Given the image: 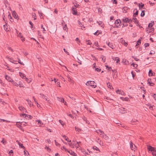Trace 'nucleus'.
I'll list each match as a JSON object with an SVG mask.
<instances>
[{
	"mask_svg": "<svg viewBox=\"0 0 156 156\" xmlns=\"http://www.w3.org/2000/svg\"><path fill=\"white\" fill-rule=\"evenodd\" d=\"M116 92L117 94H122V92H123V91L121 90H117L116 91Z\"/></svg>",
	"mask_w": 156,
	"mask_h": 156,
	"instance_id": "18",
	"label": "nucleus"
},
{
	"mask_svg": "<svg viewBox=\"0 0 156 156\" xmlns=\"http://www.w3.org/2000/svg\"><path fill=\"white\" fill-rule=\"evenodd\" d=\"M19 109L20 111L23 113L24 112H27V111L25 108L22 106H19Z\"/></svg>",
	"mask_w": 156,
	"mask_h": 156,
	"instance_id": "3",
	"label": "nucleus"
},
{
	"mask_svg": "<svg viewBox=\"0 0 156 156\" xmlns=\"http://www.w3.org/2000/svg\"><path fill=\"white\" fill-rule=\"evenodd\" d=\"M103 137L106 140H107L108 139V136H107L105 134L104 135V136Z\"/></svg>",
	"mask_w": 156,
	"mask_h": 156,
	"instance_id": "40",
	"label": "nucleus"
},
{
	"mask_svg": "<svg viewBox=\"0 0 156 156\" xmlns=\"http://www.w3.org/2000/svg\"><path fill=\"white\" fill-rule=\"evenodd\" d=\"M12 15L13 17L15 19H17V18L18 16L17 15L16 12L15 11L13 12L12 13Z\"/></svg>",
	"mask_w": 156,
	"mask_h": 156,
	"instance_id": "16",
	"label": "nucleus"
},
{
	"mask_svg": "<svg viewBox=\"0 0 156 156\" xmlns=\"http://www.w3.org/2000/svg\"><path fill=\"white\" fill-rule=\"evenodd\" d=\"M132 65H133V66L135 68H136L138 66V65L137 64H135L134 63H133Z\"/></svg>",
	"mask_w": 156,
	"mask_h": 156,
	"instance_id": "51",
	"label": "nucleus"
},
{
	"mask_svg": "<svg viewBox=\"0 0 156 156\" xmlns=\"http://www.w3.org/2000/svg\"><path fill=\"white\" fill-rule=\"evenodd\" d=\"M147 82L149 85L150 86H153L154 84V83L152 82L151 79H148Z\"/></svg>",
	"mask_w": 156,
	"mask_h": 156,
	"instance_id": "14",
	"label": "nucleus"
},
{
	"mask_svg": "<svg viewBox=\"0 0 156 156\" xmlns=\"http://www.w3.org/2000/svg\"><path fill=\"white\" fill-rule=\"evenodd\" d=\"M12 84L16 86H17L18 85L17 83H16L14 81H12Z\"/></svg>",
	"mask_w": 156,
	"mask_h": 156,
	"instance_id": "46",
	"label": "nucleus"
},
{
	"mask_svg": "<svg viewBox=\"0 0 156 156\" xmlns=\"http://www.w3.org/2000/svg\"><path fill=\"white\" fill-rule=\"evenodd\" d=\"M101 58L103 62H105L106 59L105 57L102 55L101 56Z\"/></svg>",
	"mask_w": 156,
	"mask_h": 156,
	"instance_id": "27",
	"label": "nucleus"
},
{
	"mask_svg": "<svg viewBox=\"0 0 156 156\" xmlns=\"http://www.w3.org/2000/svg\"><path fill=\"white\" fill-rule=\"evenodd\" d=\"M29 23L31 25V27L32 28L33 27V23L30 21H29Z\"/></svg>",
	"mask_w": 156,
	"mask_h": 156,
	"instance_id": "55",
	"label": "nucleus"
},
{
	"mask_svg": "<svg viewBox=\"0 0 156 156\" xmlns=\"http://www.w3.org/2000/svg\"><path fill=\"white\" fill-rule=\"evenodd\" d=\"M100 134L101 135H102V136L103 137H104V135L105 134V133H104V132L102 131H101V132L100 133Z\"/></svg>",
	"mask_w": 156,
	"mask_h": 156,
	"instance_id": "44",
	"label": "nucleus"
},
{
	"mask_svg": "<svg viewBox=\"0 0 156 156\" xmlns=\"http://www.w3.org/2000/svg\"><path fill=\"white\" fill-rule=\"evenodd\" d=\"M25 79V80L28 83H30L31 82L30 80H29V79H28L27 78L25 77L24 78Z\"/></svg>",
	"mask_w": 156,
	"mask_h": 156,
	"instance_id": "41",
	"label": "nucleus"
},
{
	"mask_svg": "<svg viewBox=\"0 0 156 156\" xmlns=\"http://www.w3.org/2000/svg\"><path fill=\"white\" fill-rule=\"evenodd\" d=\"M19 74H20V77L22 78H23L25 76L24 75V74H23L22 73H21L20 72L19 73Z\"/></svg>",
	"mask_w": 156,
	"mask_h": 156,
	"instance_id": "34",
	"label": "nucleus"
},
{
	"mask_svg": "<svg viewBox=\"0 0 156 156\" xmlns=\"http://www.w3.org/2000/svg\"><path fill=\"white\" fill-rule=\"evenodd\" d=\"M120 42L123 44H124L126 46L128 45V43L127 42L125 41L122 39L121 38L120 39Z\"/></svg>",
	"mask_w": 156,
	"mask_h": 156,
	"instance_id": "5",
	"label": "nucleus"
},
{
	"mask_svg": "<svg viewBox=\"0 0 156 156\" xmlns=\"http://www.w3.org/2000/svg\"><path fill=\"white\" fill-rule=\"evenodd\" d=\"M127 23H131L133 21V20H131V19H129L128 18H127Z\"/></svg>",
	"mask_w": 156,
	"mask_h": 156,
	"instance_id": "30",
	"label": "nucleus"
},
{
	"mask_svg": "<svg viewBox=\"0 0 156 156\" xmlns=\"http://www.w3.org/2000/svg\"><path fill=\"white\" fill-rule=\"evenodd\" d=\"M24 152L25 155L27 156V155H29V153L27 151L24 150Z\"/></svg>",
	"mask_w": 156,
	"mask_h": 156,
	"instance_id": "31",
	"label": "nucleus"
},
{
	"mask_svg": "<svg viewBox=\"0 0 156 156\" xmlns=\"http://www.w3.org/2000/svg\"><path fill=\"white\" fill-rule=\"evenodd\" d=\"M60 77L61 79H62L63 81H65V79L62 76H60Z\"/></svg>",
	"mask_w": 156,
	"mask_h": 156,
	"instance_id": "61",
	"label": "nucleus"
},
{
	"mask_svg": "<svg viewBox=\"0 0 156 156\" xmlns=\"http://www.w3.org/2000/svg\"><path fill=\"white\" fill-rule=\"evenodd\" d=\"M101 130L100 129H98L97 130H96V132L98 133H100L101 131Z\"/></svg>",
	"mask_w": 156,
	"mask_h": 156,
	"instance_id": "63",
	"label": "nucleus"
},
{
	"mask_svg": "<svg viewBox=\"0 0 156 156\" xmlns=\"http://www.w3.org/2000/svg\"><path fill=\"white\" fill-rule=\"evenodd\" d=\"M153 26V24L152 23H150L148 25V27H151Z\"/></svg>",
	"mask_w": 156,
	"mask_h": 156,
	"instance_id": "59",
	"label": "nucleus"
},
{
	"mask_svg": "<svg viewBox=\"0 0 156 156\" xmlns=\"http://www.w3.org/2000/svg\"><path fill=\"white\" fill-rule=\"evenodd\" d=\"M32 17L34 18V20H35L36 19V16L35 13H32Z\"/></svg>",
	"mask_w": 156,
	"mask_h": 156,
	"instance_id": "28",
	"label": "nucleus"
},
{
	"mask_svg": "<svg viewBox=\"0 0 156 156\" xmlns=\"http://www.w3.org/2000/svg\"><path fill=\"white\" fill-rule=\"evenodd\" d=\"M16 142L18 143L20 147L23 148L24 149H25V147L23 146L22 144H21L20 142L19 141L17 140Z\"/></svg>",
	"mask_w": 156,
	"mask_h": 156,
	"instance_id": "10",
	"label": "nucleus"
},
{
	"mask_svg": "<svg viewBox=\"0 0 156 156\" xmlns=\"http://www.w3.org/2000/svg\"><path fill=\"white\" fill-rule=\"evenodd\" d=\"M109 47L111 48L112 49H113L115 48V46L114 45H112L111 43V45H110Z\"/></svg>",
	"mask_w": 156,
	"mask_h": 156,
	"instance_id": "48",
	"label": "nucleus"
},
{
	"mask_svg": "<svg viewBox=\"0 0 156 156\" xmlns=\"http://www.w3.org/2000/svg\"><path fill=\"white\" fill-rule=\"evenodd\" d=\"M122 25L124 27H126L128 26V24L126 23H122Z\"/></svg>",
	"mask_w": 156,
	"mask_h": 156,
	"instance_id": "62",
	"label": "nucleus"
},
{
	"mask_svg": "<svg viewBox=\"0 0 156 156\" xmlns=\"http://www.w3.org/2000/svg\"><path fill=\"white\" fill-rule=\"evenodd\" d=\"M59 122L61 123V124L63 126L64 125V123L63 121L61 120H59Z\"/></svg>",
	"mask_w": 156,
	"mask_h": 156,
	"instance_id": "50",
	"label": "nucleus"
},
{
	"mask_svg": "<svg viewBox=\"0 0 156 156\" xmlns=\"http://www.w3.org/2000/svg\"><path fill=\"white\" fill-rule=\"evenodd\" d=\"M5 79L9 82H12V79L9 76L7 75L5 76Z\"/></svg>",
	"mask_w": 156,
	"mask_h": 156,
	"instance_id": "9",
	"label": "nucleus"
},
{
	"mask_svg": "<svg viewBox=\"0 0 156 156\" xmlns=\"http://www.w3.org/2000/svg\"><path fill=\"white\" fill-rule=\"evenodd\" d=\"M145 15L144 12V11H142V12L140 14V16L142 17L144 16Z\"/></svg>",
	"mask_w": 156,
	"mask_h": 156,
	"instance_id": "42",
	"label": "nucleus"
},
{
	"mask_svg": "<svg viewBox=\"0 0 156 156\" xmlns=\"http://www.w3.org/2000/svg\"><path fill=\"white\" fill-rule=\"evenodd\" d=\"M75 130L77 131H78V132L79 133L81 131V129H79V128L77 127L76 126L75 127Z\"/></svg>",
	"mask_w": 156,
	"mask_h": 156,
	"instance_id": "21",
	"label": "nucleus"
},
{
	"mask_svg": "<svg viewBox=\"0 0 156 156\" xmlns=\"http://www.w3.org/2000/svg\"><path fill=\"white\" fill-rule=\"evenodd\" d=\"M147 149L149 151H150L152 152L153 151H154V150H155V148L151 146H148Z\"/></svg>",
	"mask_w": 156,
	"mask_h": 156,
	"instance_id": "7",
	"label": "nucleus"
},
{
	"mask_svg": "<svg viewBox=\"0 0 156 156\" xmlns=\"http://www.w3.org/2000/svg\"><path fill=\"white\" fill-rule=\"evenodd\" d=\"M97 23H98V24L101 27H103V24L102 21H97Z\"/></svg>",
	"mask_w": 156,
	"mask_h": 156,
	"instance_id": "20",
	"label": "nucleus"
},
{
	"mask_svg": "<svg viewBox=\"0 0 156 156\" xmlns=\"http://www.w3.org/2000/svg\"><path fill=\"white\" fill-rule=\"evenodd\" d=\"M153 73L151 70H150L149 72V76H152L153 75Z\"/></svg>",
	"mask_w": 156,
	"mask_h": 156,
	"instance_id": "23",
	"label": "nucleus"
},
{
	"mask_svg": "<svg viewBox=\"0 0 156 156\" xmlns=\"http://www.w3.org/2000/svg\"><path fill=\"white\" fill-rule=\"evenodd\" d=\"M41 29H43L42 31L43 33H45L44 31H45V30L44 27H43V25L41 24Z\"/></svg>",
	"mask_w": 156,
	"mask_h": 156,
	"instance_id": "37",
	"label": "nucleus"
},
{
	"mask_svg": "<svg viewBox=\"0 0 156 156\" xmlns=\"http://www.w3.org/2000/svg\"><path fill=\"white\" fill-rule=\"evenodd\" d=\"M63 29L64 30H66V29H67V28L66 27V24L65 25V26L63 27Z\"/></svg>",
	"mask_w": 156,
	"mask_h": 156,
	"instance_id": "60",
	"label": "nucleus"
},
{
	"mask_svg": "<svg viewBox=\"0 0 156 156\" xmlns=\"http://www.w3.org/2000/svg\"><path fill=\"white\" fill-rule=\"evenodd\" d=\"M38 13L39 14V15L40 16L41 18V17H42V18H43V13H42L41 12H40L39 11H38Z\"/></svg>",
	"mask_w": 156,
	"mask_h": 156,
	"instance_id": "43",
	"label": "nucleus"
},
{
	"mask_svg": "<svg viewBox=\"0 0 156 156\" xmlns=\"http://www.w3.org/2000/svg\"><path fill=\"white\" fill-rule=\"evenodd\" d=\"M132 58H134V59L136 61H138V60H139V59L137 58H134V56H132Z\"/></svg>",
	"mask_w": 156,
	"mask_h": 156,
	"instance_id": "58",
	"label": "nucleus"
},
{
	"mask_svg": "<svg viewBox=\"0 0 156 156\" xmlns=\"http://www.w3.org/2000/svg\"><path fill=\"white\" fill-rule=\"evenodd\" d=\"M120 98L122 99L123 101H127L129 99L128 98H123V97H121Z\"/></svg>",
	"mask_w": 156,
	"mask_h": 156,
	"instance_id": "25",
	"label": "nucleus"
},
{
	"mask_svg": "<svg viewBox=\"0 0 156 156\" xmlns=\"http://www.w3.org/2000/svg\"><path fill=\"white\" fill-rule=\"evenodd\" d=\"M68 152L70 155L73 156H77L76 154L72 151H67Z\"/></svg>",
	"mask_w": 156,
	"mask_h": 156,
	"instance_id": "8",
	"label": "nucleus"
},
{
	"mask_svg": "<svg viewBox=\"0 0 156 156\" xmlns=\"http://www.w3.org/2000/svg\"><path fill=\"white\" fill-rule=\"evenodd\" d=\"M65 139V140L68 141L69 142H71V141L70 140L69 141L68 140L69 139L68 137H67L65 135H64L62 136Z\"/></svg>",
	"mask_w": 156,
	"mask_h": 156,
	"instance_id": "19",
	"label": "nucleus"
},
{
	"mask_svg": "<svg viewBox=\"0 0 156 156\" xmlns=\"http://www.w3.org/2000/svg\"><path fill=\"white\" fill-rule=\"evenodd\" d=\"M107 85L108 87V88H110V89H113V88L112 87V86L110 85L109 83H107Z\"/></svg>",
	"mask_w": 156,
	"mask_h": 156,
	"instance_id": "26",
	"label": "nucleus"
},
{
	"mask_svg": "<svg viewBox=\"0 0 156 156\" xmlns=\"http://www.w3.org/2000/svg\"><path fill=\"white\" fill-rule=\"evenodd\" d=\"M68 81L70 82L71 83H73V81L72 80L71 78L69 77H68Z\"/></svg>",
	"mask_w": 156,
	"mask_h": 156,
	"instance_id": "29",
	"label": "nucleus"
},
{
	"mask_svg": "<svg viewBox=\"0 0 156 156\" xmlns=\"http://www.w3.org/2000/svg\"><path fill=\"white\" fill-rule=\"evenodd\" d=\"M132 20H133V21L136 24H137L138 23V21L137 20L136 18H133L132 19Z\"/></svg>",
	"mask_w": 156,
	"mask_h": 156,
	"instance_id": "17",
	"label": "nucleus"
},
{
	"mask_svg": "<svg viewBox=\"0 0 156 156\" xmlns=\"http://www.w3.org/2000/svg\"><path fill=\"white\" fill-rule=\"evenodd\" d=\"M127 18H124L122 19V23H127Z\"/></svg>",
	"mask_w": 156,
	"mask_h": 156,
	"instance_id": "22",
	"label": "nucleus"
},
{
	"mask_svg": "<svg viewBox=\"0 0 156 156\" xmlns=\"http://www.w3.org/2000/svg\"><path fill=\"white\" fill-rule=\"evenodd\" d=\"M68 144L69 145V146L71 147H74V144H73L72 143H71V142H69V143H68Z\"/></svg>",
	"mask_w": 156,
	"mask_h": 156,
	"instance_id": "24",
	"label": "nucleus"
},
{
	"mask_svg": "<svg viewBox=\"0 0 156 156\" xmlns=\"http://www.w3.org/2000/svg\"><path fill=\"white\" fill-rule=\"evenodd\" d=\"M18 62L19 63L21 64V65H24V64H23L22 62H21L20 59L19 58H18Z\"/></svg>",
	"mask_w": 156,
	"mask_h": 156,
	"instance_id": "38",
	"label": "nucleus"
},
{
	"mask_svg": "<svg viewBox=\"0 0 156 156\" xmlns=\"http://www.w3.org/2000/svg\"><path fill=\"white\" fill-rule=\"evenodd\" d=\"M27 115L25 114H22V115H21V116L22 117H24L25 118H26V117L27 116Z\"/></svg>",
	"mask_w": 156,
	"mask_h": 156,
	"instance_id": "39",
	"label": "nucleus"
},
{
	"mask_svg": "<svg viewBox=\"0 0 156 156\" xmlns=\"http://www.w3.org/2000/svg\"><path fill=\"white\" fill-rule=\"evenodd\" d=\"M130 147L132 150H134L136 147L135 145L131 141H130Z\"/></svg>",
	"mask_w": 156,
	"mask_h": 156,
	"instance_id": "11",
	"label": "nucleus"
},
{
	"mask_svg": "<svg viewBox=\"0 0 156 156\" xmlns=\"http://www.w3.org/2000/svg\"><path fill=\"white\" fill-rule=\"evenodd\" d=\"M95 82L94 81H88L86 83L87 86H90L92 87L95 88L96 87V85L94 84Z\"/></svg>",
	"mask_w": 156,
	"mask_h": 156,
	"instance_id": "1",
	"label": "nucleus"
},
{
	"mask_svg": "<svg viewBox=\"0 0 156 156\" xmlns=\"http://www.w3.org/2000/svg\"><path fill=\"white\" fill-rule=\"evenodd\" d=\"M141 43L140 42V40H138V41H137V44H136V46H138Z\"/></svg>",
	"mask_w": 156,
	"mask_h": 156,
	"instance_id": "53",
	"label": "nucleus"
},
{
	"mask_svg": "<svg viewBox=\"0 0 156 156\" xmlns=\"http://www.w3.org/2000/svg\"><path fill=\"white\" fill-rule=\"evenodd\" d=\"M63 50L68 55H69V52H67V51L66 50V49H65V48H64L63 49Z\"/></svg>",
	"mask_w": 156,
	"mask_h": 156,
	"instance_id": "57",
	"label": "nucleus"
},
{
	"mask_svg": "<svg viewBox=\"0 0 156 156\" xmlns=\"http://www.w3.org/2000/svg\"><path fill=\"white\" fill-rule=\"evenodd\" d=\"M93 149L94 150H95L96 151H100L99 150V149L98 147H97L94 146L93 147Z\"/></svg>",
	"mask_w": 156,
	"mask_h": 156,
	"instance_id": "35",
	"label": "nucleus"
},
{
	"mask_svg": "<svg viewBox=\"0 0 156 156\" xmlns=\"http://www.w3.org/2000/svg\"><path fill=\"white\" fill-rule=\"evenodd\" d=\"M152 154L153 156H156V151L155 150H154V151H152Z\"/></svg>",
	"mask_w": 156,
	"mask_h": 156,
	"instance_id": "32",
	"label": "nucleus"
},
{
	"mask_svg": "<svg viewBox=\"0 0 156 156\" xmlns=\"http://www.w3.org/2000/svg\"><path fill=\"white\" fill-rule=\"evenodd\" d=\"M115 25H116L117 27H118L121 24V21L119 19H117L115 21Z\"/></svg>",
	"mask_w": 156,
	"mask_h": 156,
	"instance_id": "2",
	"label": "nucleus"
},
{
	"mask_svg": "<svg viewBox=\"0 0 156 156\" xmlns=\"http://www.w3.org/2000/svg\"><path fill=\"white\" fill-rule=\"evenodd\" d=\"M16 125L17 126V127L19 128L20 127L19 125H20V126L21 125V123H20V122H17L16 123Z\"/></svg>",
	"mask_w": 156,
	"mask_h": 156,
	"instance_id": "47",
	"label": "nucleus"
},
{
	"mask_svg": "<svg viewBox=\"0 0 156 156\" xmlns=\"http://www.w3.org/2000/svg\"><path fill=\"white\" fill-rule=\"evenodd\" d=\"M4 30L6 31H9L10 30V28L7 26L6 23L3 25Z\"/></svg>",
	"mask_w": 156,
	"mask_h": 156,
	"instance_id": "4",
	"label": "nucleus"
},
{
	"mask_svg": "<svg viewBox=\"0 0 156 156\" xmlns=\"http://www.w3.org/2000/svg\"><path fill=\"white\" fill-rule=\"evenodd\" d=\"M96 71L98 72H100L101 71V69L99 68H97L95 69Z\"/></svg>",
	"mask_w": 156,
	"mask_h": 156,
	"instance_id": "52",
	"label": "nucleus"
},
{
	"mask_svg": "<svg viewBox=\"0 0 156 156\" xmlns=\"http://www.w3.org/2000/svg\"><path fill=\"white\" fill-rule=\"evenodd\" d=\"M72 10L73 12V15H76L77 13V11L76 8H75V7H73L72 8Z\"/></svg>",
	"mask_w": 156,
	"mask_h": 156,
	"instance_id": "12",
	"label": "nucleus"
},
{
	"mask_svg": "<svg viewBox=\"0 0 156 156\" xmlns=\"http://www.w3.org/2000/svg\"><path fill=\"white\" fill-rule=\"evenodd\" d=\"M18 37H19L20 38H23V36L22 35V34L21 33H20L19 34L17 35Z\"/></svg>",
	"mask_w": 156,
	"mask_h": 156,
	"instance_id": "33",
	"label": "nucleus"
},
{
	"mask_svg": "<svg viewBox=\"0 0 156 156\" xmlns=\"http://www.w3.org/2000/svg\"><path fill=\"white\" fill-rule=\"evenodd\" d=\"M58 100L59 101H60L61 102H62L63 103H64L65 104V103L66 102H65L64 99L62 98H57Z\"/></svg>",
	"mask_w": 156,
	"mask_h": 156,
	"instance_id": "13",
	"label": "nucleus"
},
{
	"mask_svg": "<svg viewBox=\"0 0 156 156\" xmlns=\"http://www.w3.org/2000/svg\"><path fill=\"white\" fill-rule=\"evenodd\" d=\"M155 53V52L154 51H151L150 53V55H152L153 54H154Z\"/></svg>",
	"mask_w": 156,
	"mask_h": 156,
	"instance_id": "64",
	"label": "nucleus"
},
{
	"mask_svg": "<svg viewBox=\"0 0 156 156\" xmlns=\"http://www.w3.org/2000/svg\"><path fill=\"white\" fill-rule=\"evenodd\" d=\"M138 14V11L136 10V12L134 13L133 16H136Z\"/></svg>",
	"mask_w": 156,
	"mask_h": 156,
	"instance_id": "45",
	"label": "nucleus"
},
{
	"mask_svg": "<svg viewBox=\"0 0 156 156\" xmlns=\"http://www.w3.org/2000/svg\"><path fill=\"white\" fill-rule=\"evenodd\" d=\"M1 142L2 143L4 144H5L6 143V141L4 140V139H3L1 141Z\"/></svg>",
	"mask_w": 156,
	"mask_h": 156,
	"instance_id": "54",
	"label": "nucleus"
},
{
	"mask_svg": "<svg viewBox=\"0 0 156 156\" xmlns=\"http://www.w3.org/2000/svg\"><path fill=\"white\" fill-rule=\"evenodd\" d=\"M144 46H145V47H148L149 46V43H145L144 44Z\"/></svg>",
	"mask_w": 156,
	"mask_h": 156,
	"instance_id": "56",
	"label": "nucleus"
},
{
	"mask_svg": "<svg viewBox=\"0 0 156 156\" xmlns=\"http://www.w3.org/2000/svg\"><path fill=\"white\" fill-rule=\"evenodd\" d=\"M112 58L114 60L117 61L116 63H119V62H120L119 59L118 57L115 58L112 57Z\"/></svg>",
	"mask_w": 156,
	"mask_h": 156,
	"instance_id": "15",
	"label": "nucleus"
},
{
	"mask_svg": "<svg viewBox=\"0 0 156 156\" xmlns=\"http://www.w3.org/2000/svg\"><path fill=\"white\" fill-rule=\"evenodd\" d=\"M86 42H88L87 43V44L90 45L91 44V43L90 41L89 40L86 41Z\"/></svg>",
	"mask_w": 156,
	"mask_h": 156,
	"instance_id": "49",
	"label": "nucleus"
},
{
	"mask_svg": "<svg viewBox=\"0 0 156 156\" xmlns=\"http://www.w3.org/2000/svg\"><path fill=\"white\" fill-rule=\"evenodd\" d=\"M13 151L12 150H11L9 152V155L12 156L13 155Z\"/></svg>",
	"mask_w": 156,
	"mask_h": 156,
	"instance_id": "36",
	"label": "nucleus"
},
{
	"mask_svg": "<svg viewBox=\"0 0 156 156\" xmlns=\"http://www.w3.org/2000/svg\"><path fill=\"white\" fill-rule=\"evenodd\" d=\"M125 108L123 107H121L119 108V111L120 113H121L122 114H124L125 112Z\"/></svg>",
	"mask_w": 156,
	"mask_h": 156,
	"instance_id": "6",
	"label": "nucleus"
}]
</instances>
